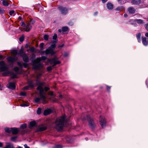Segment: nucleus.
I'll return each mask as SVG.
<instances>
[{"label":"nucleus","mask_w":148,"mask_h":148,"mask_svg":"<svg viewBox=\"0 0 148 148\" xmlns=\"http://www.w3.org/2000/svg\"><path fill=\"white\" fill-rule=\"evenodd\" d=\"M47 58L46 57L42 56L41 57L37 58L32 61L33 68L35 70H40L43 67V64L40 63L41 60H45Z\"/></svg>","instance_id":"f257e3e1"},{"label":"nucleus","mask_w":148,"mask_h":148,"mask_svg":"<svg viewBox=\"0 0 148 148\" xmlns=\"http://www.w3.org/2000/svg\"><path fill=\"white\" fill-rule=\"evenodd\" d=\"M66 117L65 115H63L56 119L55 122V128L58 130L60 131L62 129L65 122Z\"/></svg>","instance_id":"f03ea898"},{"label":"nucleus","mask_w":148,"mask_h":148,"mask_svg":"<svg viewBox=\"0 0 148 148\" xmlns=\"http://www.w3.org/2000/svg\"><path fill=\"white\" fill-rule=\"evenodd\" d=\"M37 85H39L37 88L38 90L39 91V95L41 97V98L43 101L44 103H47V101L46 99V95L45 93L44 92V89L41 86L44 84V83L39 82L38 80H36Z\"/></svg>","instance_id":"7ed1b4c3"},{"label":"nucleus","mask_w":148,"mask_h":148,"mask_svg":"<svg viewBox=\"0 0 148 148\" xmlns=\"http://www.w3.org/2000/svg\"><path fill=\"white\" fill-rule=\"evenodd\" d=\"M48 61L51 64H53L52 66H49L47 67V69L48 71H51L54 66L57 64H59L60 63V62L57 60L55 58L48 59Z\"/></svg>","instance_id":"20e7f679"},{"label":"nucleus","mask_w":148,"mask_h":148,"mask_svg":"<svg viewBox=\"0 0 148 148\" xmlns=\"http://www.w3.org/2000/svg\"><path fill=\"white\" fill-rule=\"evenodd\" d=\"M56 45L53 44L51 45L48 49H46L45 52L46 55L50 54L51 56L53 55L56 53L55 51Z\"/></svg>","instance_id":"39448f33"},{"label":"nucleus","mask_w":148,"mask_h":148,"mask_svg":"<svg viewBox=\"0 0 148 148\" xmlns=\"http://www.w3.org/2000/svg\"><path fill=\"white\" fill-rule=\"evenodd\" d=\"M21 26L24 27V29L26 31L28 32L31 29L32 27L29 23L27 22L26 24L24 22H23Z\"/></svg>","instance_id":"423d86ee"},{"label":"nucleus","mask_w":148,"mask_h":148,"mask_svg":"<svg viewBox=\"0 0 148 148\" xmlns=\"http://www.w3.org/2000/svg\"><path fill=\"white\" fill-rule=\"evenodd\" d=\"M99 123L102 128L105 127L106 125V121L105 117L102 116H100L99 119Z\"/></svg>","instance_id":"0eeeda50"},{"label":"nucleus","mask_w":148,"mask_h":148,"mask_svg":"<svg viewBox=\"0 0 148 148\" xmlns=\"http://www.w3.org/2000/svg\"><path fill=\"white\" fill-rule=\"evenodd\" d=\"M28 85L24 87L23 89L24 90H28L29 89V88H32L34 87V84L32 80L29 81L28 82Z\"/></svg>","instance_id":"6e6552de"},{"label":"nucleus","mask_w":148,"mask_h":148,"mask_svg":"<svg viewBox=\"0 0 148 148\" xmlns=\"http://www.w3.org/2000/svg\"><path fill=\"white\" fill-rule=\"evenodd\" d=\"M17 57L14 56V57H9L7 58V60L9 62L13 63L17 60Z\"/></svg>","instance_id":"1a4fd4ad"},{"label":"nucleus","mask_w":148,"mask_h":148,"mask_svg":"<svg viewBox=\"0 0 148 148\" xmlns=\"http://www.w3.org/2000/svg\"><path fill=\"white\" fill-rule=\"evenodd\" d=\"M0 69L2 71H4L7 70V68L5 66V63L3 61L0 62Z\"/></svg>","instance_id":"9d476101"},{"label":"nucleus","mask_w":148,"mask_h":148,"mask_svg":"<svg viewBox=\"0 0 148 148\" xmlns=\"http://www.w3.org/2000/svg\"><path fill=\"white\" fill-rule=\"evenodd\" d=\"M58 9L61 13L64 15H66L68 12L67 10L65 8L60 7L58 8Z\"/></svg>","instance_id":"9b49d317"},{"label":"nucleus","mask_w":148,"mask_h":148,"mask_svg":"<svg viewBox=\"0 0 148 148\" xmlns=\"http://www.w3.org/2000/svg\"><path fill=\"white\" fill-rule=\"evenodd\" d=\"M86 119L88 121L90 125L93 127L94 126V123L93 120L89 116H87Z\"/></svg>","instance_id":"f8f14e48"},{"label":"nucleus","mask_w":148,"mask_h":148,"mask_svg":"<svg viewBox=\"0 0 148 148\" xmlns=\"http://www.w3.org/2000/svg\"><path fill=\"white\" fill-rule=\"evenodd\" d=\"M142 40L143 45L145 46H147L148 44V38L142 37Z\"/></svg>","instance_id":"ddd939ff"},{"label":"nucleus","mask_w":148,"mask_h":148,"mask_svg":"<svg viewBox=\"0 0 148 148\" xmlns=\"http://www.w3.org/2000/svg\"><path fill=\"white\" fill-rule=\"evenodd\" d=\"M127 11L128 12L131 14H134L136 12V10L134 8L132 7H130L128 8Z\"/></svg>","instance_id":"4468645a"},{"label":"nucleus","mask_w":148,"mask_h":148,"mask_svg":"<svg viewBox=\"0 0 148 148\" xmlns=\"http://www.w3.org/2000/svg\"><path fill=\"white\" fill-rule=\"evenodd\" d=\"M16 87L15 83H14L10 82L9 83L8 88L10 89H14Z\"/></svg>","instance_id":"2eb2a0df"},{"label":"nucleus","mask_w":148,"mask_h":148,"mask_svg":"<svg viewBox=\"0 0 148 148\" xmlns=\"http://www.w3.org/2000/svg\"><path fill=\"white\" fill-rule=\"evenodd\" d=\"M19 130H18L16 128H12L11 130V132L13 134H18V132Z\"/></svg>","instance_id":"dca6fc26"},{"label":"nucleus","mask_w":148,"mask_h":148,"mask_svg":"<svg viewBox=\"0 0 148 148\" xmlns=\"http://www.w3.org/2000/svg\"><path fill=\"white\" fill-rule=\"evenodd\" d=\"M131 3L132 4L138 5L141 3L140 0H132Z\"/></svg>","instance_id":"f3484780"},{"label":"nucleus","mask_w":148,"mask_h":148,"mask_svg":"<svg viewBox=\"0 0 148 148\" xmlns=\"http://www.w3.org/2000/svg\"><path fill=\"white\" fill-rule=\"evenodd\" d=\"M22 57H23V60L25 62H27L29 61L28 56L25 54H24Z\"/></svg>","instance_id":"a211bd4d"},{"label":"nucleus","mask_w":148,"mask_h":148,"mask_svg":"<svg viewBox=\"0 0 148 148\" xmlns=\"http://www.w3.org/2000/svg\"><path fill=\"white\" fill-rule=\"evenodd\" d=\"M107 8L109 10H112L113 9V5L111 3H108L107 4Z\"/></svg>","instance_id":"6ab92c4d"},{"label":"nucleus","mask_w":148,"mask_h":148,"mask_svg":"<svg viewBox=\"0 0 148 148\" xmlns=\"http://www.w3.org/2000/svg\"><path fill=\"white\" fill-rule=\"evenodd\" d=\"M124 9V8L123 6H118L115 9V10L116 11H121Z\"/></svg>","instance_id":"aec40b11"},{"label":"nucleus","mask_w":148,"mask_h":148,"mask_svg":"<svg viewBox=\"0 0 148 148\" xmlns=\"http://www.w3.org/2000/svg\"><path fill=\"white\" fill-rule=\"evenodd\" d=\"M51 110L50 109H48L45 110L44 112V115H47L51 113Z\"/></svg>","instance_id":"412c9836"},{"label":"nucleus","mask_w":148,"mask_h":148,"mask_svg":"<svg viewBox=\"0 0 148 148\" xmlns=\"http://www.w3.org/2000/svg\"><path fill=\"white\" fill-rule=\"evenodd\" d=\"M24 50L23 49L22 47H21V49H20V50L19 51L18 53V54L21 56H23L24 55Z\"/></svg>","instance_id":"4be33fe9"},{"label":"nucleus","mask_w":148,"mask_h":148,"mask_svg":"<svg viewBox=\"0 0 148 148\" xmlns=\"http://www.w3.org/2000/svg\"><path fill=\"white\" fill-rule=\"evenodd\" d=\"M36 123L35 121H32L30 123L29 127L31 128L32 127L35 126L36 125Z\"/></svg>","instance_id":"5701e85b"},{"label":"nucleus","mask_w":148,"mask_h":148,"mask_svg":"<svg viewBox=\"0 0 148 148\" xmlns=\"http://www.w3.org/2000/svg\"><path fill=\"white\" fill-rule=\"evenodd\" d=\"M47 128V127L45 126H41L39 127L38 129V131H43L45 130Z\"/></svg>","instance_id":"b1692460"},{"label":"nucleus","mask_w":148,"mask_h":148,"mask_svg":"<svg viewBox=\"0 0 148 148\" xmlns=\"http://www.w3.org/2000/svg\"><path fill=\"white\" fill-rule=\"evenodd\" d=\"M117 1L119 3L121 4H123L126 2L127 0H117Z\"/></svg>","instance_id":"393cba45"},{"label":"nucleus","mask_w":148,"mask_h":148,"mask_svg":"<svg viewBox=\"0 0 148 148\" xmlns=\"http://www.w3.org/2000/svg\"><path fill=\"white\" fill-rule=\"evenodd\" d=\"M141 34L140 33H138L136 35V37L138 40V41L139 42H140L141 41Z\"/></svg>","instance_id":"a878e982"},{"label":"nucleus","mask_w":148,"mask_h":148,"mask_svg":"<svg viewBox=\"0 0 148 148\" xmlns=\"http://www.w3.org/2000/svg\"><path fill=\"white\" fill-rule=\"evenodd\" d=\"M40 98L39 97H36V98H35V102L36 103L40 101V99H41L42 100L43 103H44L43 102V101L41 99V97L40 95ZM45 103H44V104H45Z\"/></svg>","instance_id":"bb28decb"},{"label":"nucleus","mask_w":148,"mask_h":148,"mask_svg":"<svg viewBox=\"0 0 148 148\" xmlns=\"http://www.w3.org/2000/svg\"><path fill=\"white\" fill-rule=\"evenodd\" d=\"M12 128H6L5 129V131L6 132L10 133L11 132Z\"/></svg>","instance_id":"cd10ccee"},{"label":"nucleus","mask_w":148,"mask_h":148,"mask_svg":"<svg viewBox=\"0 0 148 148\" xmlns=\"http://www.w3.org/2000/svg\"><path fill=\"white\" fill-rule=\"evenodd\" d=\"M2 4L4 6H8L9 5L7 1L5 0H2Z\"/></svg>","instance_id":"c85d7f7f"},{"label":"nucleus","mask_w":148,"mask_h":148,"mask_svg":"<svg viewBox=\"0 0 148 148\" xmlns=\"http://www.w3.org/2000/svg\"><path fill=\"white\" fill-rule=\"evenodd\" d=\"M12 145L10 143H7L6 146L4 148H10Z\"/></svg>","instance_id":"c756f323"},{"label":"nucleus","mask_w":148,"mask_h":148,"mask_svg":"<svg viewBox=\"0 0 148 148\" xmlns=\"http://www.w3.org/2000/svg\"><path fill=\"white\" fill-rule=\"evenodd\" d=\"M62 31L63 32H66L68 30V27H62Z\"/></svg>","instance_id":"7c9ffc66"},{"label":"nucleus","mask_w":148,"mask_h":148,"mask_svg":"<svg viewBox=\"0 0 148 148\" xmlns=\"http://www.w3.org/2000/svg\"><path fill=\"white\" fill-rule=\"evenodd\" d=\"M27 126V125L26 124H24L21 126V128L23 129L26 128Z\"/></svg>","instance_id":"2f4dec72"},{"label":"nucleus","mask_w":148,"mask_h":148,"mask_svg":"<svg viewBox=\"0 0 148 148\" xmlns=\"http://www.w3.org/2000/svg\"><path fill=\"white\" fill-rule=\"evenodd\" d=\"M136 21L138 23L140 24L143 23V21L141 19H137L136 20Z\"/></svg>","instance_id":"473e14b6"},{"label":"nucleus","mask_w":148,"mask_h":148,"mask_svg":"<svg viewBox=\"0 0 148 148\" xmlns=\"http://www.w3.org/2000/svg\"><path fill=\"white\" fill-rule=\"evenodd\" d=\"M41 108H39L37 110V113L38 114H40L41 113Z\"/></svg>","instance_id":"72a5a7b5"},{"label":"nucleus","mask_w":148,"mask_h":148,"mask_svg":"<svg viewBox=\"0 0 148 148\" xmlns=\"http://www.w3.org/2000/svg\"><path fill=\"white\" fill-rule=\"evenodd\" d=\"M12 53L13 55H16L17 54V51L16 50H14L12 51Z\"/></svg>","instance_id":"f704fd0d"},{"label":"nucleus","mask_w":148,"mask_h":148,"mask_svg":"<svg viewBox=\"0 0 148 148\" xmlns=\"http://www.w3.org/2000/svg\"><path fill=\"white\" fill-rule=\"evenodd\" d=\"M15 11L14 10H12L10 12L9 14L10 15H15L14 14Z\"/></svg>","instance_id":"c9c22d12"},{"label":"nucleus","mask_w":148,"mask_h":148,"mask_svg":"<svg viewBox=\"0 0 148 148\" xmlns=\"http://www.w3.org/2000/svg\"><path fill=\"white\" fill-rule=\"evenodd\" d=\"M44 39L45 40H47L48 39L49 36L47 35H45L44 37Z\"/></svg>","instance_id":"e433bc0d"},{"label":"nucleus","mask_w":148,"mask_h":148,"mask_svg":"<svg viewBox=\"0 0 148 148\" xmlns=\"http://www.w3.org/2000/svg\"><path fill=\"white\" fill-rule=\"evenodd\" d=\"M62 145H57L55 146V148H62Z\"/></svg>","instance_id":"4c0bfd02"},{"label":"nucleus","mask_w":148,"mask_h":148,"mask_svg":"<svg viewBox=\"0 0 148 148\" xmlns=\"http://www.w3.org/2000/svg\"><path fill=\"white\" fill-rule=\"evenodd\" d=\"M19 70V68L18 67H15L14 69V71L16 72H17Z\"/></svg>","instance_id":"58836bf2"},{"label":"nucleus","mask_w":148,"mask_h":148,"mask_svg":"<svg viewBox=\"0 0 148 148\" xmlns=\"http://www.w3.org/2000/svg\"><path fill=\"white\" fill-rule=\"evenodd\" d=\"M24 40V37L23 36H22L19 38V40L20 42H22Z\"/></svg>","instance_id":"ea45409f"},{"label":"nucleus","mask_w":148,"mask_h":148,"mask_svg":"<svg viewBox=\"0 0 148 148\" xmlns=\"http://www.w3.org/2000/svg\"><path fill=\"white\" fill-rule=\"evenodd\" d=\"M44 43H41L40 44V47L41 49H42L43 48Z\"/></svg>","instance_id":"a19ab883"},{"label":"nucleus","mask_w":148,"mask_h":148,"mask_svg":"<svg viewBox=\"0 0 148 148\" xmlns=\"http://www.w3.org/2000/svg\"><path fill=\"white\" fill-rule=\"evenodd\" d=\"M4 10L2 8L0 7V13L3 14L4 13Z\"/></svg>","instance_id":"79ce46f5"},{"label":"nucleus","mask_w":148,"mask_h":148,"mask_svg":"<svg viewBox=\"0 0 148 148\" xmlns=\"http://www.w3.org/2000/svg\"><path fill=\"white\" fill-rule=\"evenodd\" d=\"M17 138V137L16 136L12 137L11 138V140L12 141H14Z\"/></svg>","instance_id":"37998d69"},{"label":"nucleus","mask_w":148,"mask_h":148,"mask_svg":"<svg viewBox=\"0 0 148 148\" xmlns=\"http://www.w3.org/2000/svg\"><path fill=\"white\" fill-rule=\"evenodd\" d=\"M28 106L29 105L27 103L22 104L20 105V106L22 107L27 106Z\"/></svg>","instance_id":"c03bdc74"},{"label":"nucleus","mask_w":148,"mask_h":148,"mask_svg":"<svg viewBox=\"0 0 148 148\" xmlns=\"http://www.w3.org/2000/svg\"><path fill=\"white\" fill-rule=\"evenodd\" d=\"M17 64H18V65L20 66V67H22L23 66L22 64L20 62H17Z\"/></svg>","instance_id":"a18cd8bd"},{"label":"nucleus","mask_w":148,"mask_h":148,"mask_svg":"<svg viewBox=\"0 0 148 148\" xmlns=\"http://www.w3.org/2000/svg\"><path fill=\"white\" fill-rule=\"evenodd\" d=\"M30 21L32 24H34L35 23V21L32 19H30Z\"/></svg>","instance_id":"49530a36"},{"label":"nucleus","mask_w":148,"mask_h":148,"mask_svg":"<svg viewBox=\"0 0 148 148\" xmlns=\"http://www.w3.org/2000/svg\"><path fill=\"white\" fill-rule=\"evenodd\" d=\"M57 36L56 34H54V35L53 37V39L54 40H56L57 38Z\"/></svg>","instance_id":"de8ad7c7"},{"label":"nucleus","mask_w":148,"mask_h":148,"mask_svg":"<svg viewBox=\"0 0 148 148\" xmlns=\"http://www.w3.org/2000/svg\"><path fill=\"white\" fill-rule=\"evenodd\" d=\"M35 50V48L34 47H32L30 49V50L32 52H33Z\"/></svg>","instance_id":"09e8293b"},{"label":"nucleus","mask_w":148,"mask_h":148,"mask_svg":"<svg viewBox=\"0 0 148 148\" xmlns=\"http://www.w3.org/2000/svg\"><path fill=\"white\" fill-rule=\"evenodd\" d=\"M49 95L51 96H53L54 94L53 92L52 91H50L49 92Z\"/></svg>","instance_id":"8fccbe9b"},{"label":"nucleus","mask_w":148,"mask_h":148,"mask_svg":"<svg viewBox=\"0 0 148 148\" xmlns=\"http://www.w3.org/2000/svg\"><path fill=\"white\" fill-rule=\"evenodd\" d=\"M23 66L25 67V68H27L28 67V65L26 64V63H24L23 64Z\"/></svg>","instance_id":"3c124183"},{"label":"nucleus","mask_w":148,"mask_h":148,"mask_svg":"<svg viewBox=\"0 0 148 148\" xmlns=\"http://www.w3.org/2000/svg\"><path fill=\"white\" fill-rule=\"evenodd\" d=\"M17 74L16 73L13 74L12 75V77L13 78H15L16 77Z\"/></svg>","instance_id":"603ef678"},{"label":"nucleus","mask_w":148,"mask_h":148,"mask_svg":"<svg viewBox=\"0 0 148 148\" xmlns=\"http://www.w3.org/2000/svg\"><path fill=\"white\" fill-rule=\"evenodd\" d=\"M145 27L146 29L148 31V23L146 24Z\"/></svg>","instance_id":"864d4df0"},{"label":"nucleus","mask_w":148,"mask_h":148,"mask_svg":"<svg viewBox=\"0 0 148 148\" xmlns=\"http://www.w3.org/2000/svg\"><path fill=\"white\" fill-rule=\"evenodd\" d=\"M21 96H25L26 95V93L24 92H21L20 94Z\"/></svg>","instance_id":"5fc2aeb1"},{"label":"nucleus","mask_w":148,"mask_h":148,"mask_svg":"<svg viewBox=\"0 0 148 148\" xmlns=\"http://www.w3.org/2000/svg\"><path fill=\"white\" fill-rule=\"evenodd\" d=\"M49 88L48 87H45V90L46 91H47V90H49Z\"/></svg>","instance_id":"6e6d98bb"},{"label":"nucleus","mask_w":148,"mask_h":148,"mask_svg":"<svg viewBox=\"0 0 148 148\" xmlns=\"http://www.w3.org/2000/svg\"><path fill=\"white\" fill-rule=\"evenodd\" d=\"M24 146L25 147V148H30L29 147L27 146V145L25 144L24 145Z\"/></svg>","instance_id":"4d7b16f0"},{"label":"nucleus","mask_w":148,"mask_h":148,"mask_svg":"<svg viewBox=\"0 0 148 148\" xmlns=\"http://www.w3.org/2000/svg\"><path fill=\"white\" fill-rule=\"evenodd\" d=\"M3 145V143L1 142H0V147H1Z\"/></svg>","instance_id":"13d9d810"},{"label":"nucleus","mask_w":148,"mask_h":148,"mask_svg":"<svg viewBox=\"0 0 148 148\" xmlns=\"http://www.w3.org/2000/svg\"><path fill=\"white\" fill-rule=\"evenodd\" d=\"M107 0H102V2L103 3L106 2L107 1Z\"/></svg>","instance_id":"bf43d9fd"},{"label":"nucleus","mask_w":148,"mask_h":148,"mask_svg":"<svg viewBox=\"0 0 148 148\" xmlns=\"http://www.w3.org/2000/svg\"><path fill=\"white\" fill-rule=\"evenodd\" d=\"M145 36L147 37H148V32H147L145 33Z\"/></svg>","instance_id":"052dcab7"},{"label":"nucleus","mask_w":148,"mask_h":148,"mask_svg":"<svg viewBox=\"0 0 148 148\" xmlns=\"http://www.w3.org/2000/svg\"><path fill=\"white\" fill-rule=\"evenodd\" d=\"M63 46H64V45L63 44H62L61 45H59L58 46L59 47H62Z\"/></svg>","instance_id":"680f3d73"},{"label":"nucleus","mask_w":148,"mask_h":148,"mask_svg":"<svg viewBox=\"0 0 148 148\" xmlns=\"http://www.w3.org/2000/svg\"><path fill=\"white\" fill-rule=\"evenodd\" d=\"M107 88L108 90H109L110 89V87L107 86Z\"/></svg>","instance_id":"e2e57ef3"},{"label":"nucleus","mask_w":148,"mask_h":148,"mask_svg":"<svg viewBox=\"0 0 148 148\" xmlns=\"http://www.w3.org/2000/svg\"><path fill=\"white\" fill-rule=\"evenodd\" d=\"M35 57V55L34 54H32L31 58H34Z\"/></svg>","instance_id":"0e129e2a"},{"label":"nucleus","mask_w":148,"mask_h":148,"mask_svg":"<svg viewBox=\"0 0 148 148\" xmlns=\"http://www.w3.org/2000/svg\"><path fill=\"white\" fill-rule=\"evenodd\" d=\"M58 31V32H62V30L61 29H59Z\"/></svg>","instance_id":"69168bd1"},{"label":"nucleus","mask_w":148,"mask_h":148,"mask_svg":"<svg viewBox=\"0 0 148 148\" xmlns=\"http://www.w3.org/2000/svg\"><path fill=\"white\" fill-rule=\"evenodd\" d=\"M124 16L125 17H127V15L125 14H124Z\"/></svg>","instance_id":"338daca9"},{"label":"nucleus","mask_w":148,"mask_h":148,"mask_svg":"<svg viewBox=\"0 0 148 148\" xmlns=\"http://www.w3.org/2000/svg\"><path fill=\"white\" fill-rule=\"evenodd\" d=\"M10 148H14V147L12 145Z\"/></svg>","instance_id":"774afa93"}]
</instances>
